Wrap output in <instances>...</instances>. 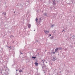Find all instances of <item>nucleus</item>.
I'll return each instance as SVG.
<instances>
[{"instance_id":"1","label":"nucleus","mask_w":75,"mask_h":75,"mask_svg":"<svg viewBox=\"0 0 75 75\" xmlns=\"http://www.w3.org/2000/svg\"><path fill=\"white\" fill-rule=\"evenodd\" d=\"M44 31L45 34H48V33H49V31H47V30H45Z\"/></svg>"},{"instance_id":"2","label":"nucleus","mask_w":75,"mask_h":75,"mask_svg":"<svg viewBox=\"0 0 75 75\" xmlns=\"http://www.w3.org/2000/svg\"><path fill=\"white\" fill-rule=\"evenodd\" d=\"M55 52H58V48H57L56 49H55Z\"/></svg>"},{"instance_id":"3","label":"nucleus","mask_w":75,"mask_h":75,"mask_svg":"<svg viewBox=\"0 0 75 75\" xmlns=\"http://www.w3.org/2000/svg\"><path fill=\"white\" fill-rule=\"evenodd\" d=\"M35 64L36 66H38V63H37L36 62L35 63Z\"/></svg>"},{"instance_id":"4","label":"nucleus","mask_w":75,"mask_h":75,"mask_svg":"<svg viewBox=\"0 0 75 75\" xmlns=\"http://www.w3.org/2000/svg\"><path fill=\"white\" fill-rule=\"evenodd\" d=\"M53 5H55V1H53Z\"/></svg>"},{"instance_id":"5","label":"nucleus","mask_w":75,"mask_h":75,"mask_svg":"<svg viewBox=\"0 0 75 75\" xmlns=\"http://www.w3.org/2000/svg\"><path fill=\"white\" fill-rule=\"evenodd\" d=\"M31 25L30 24H29L28 25V27L29 28H30V27H31Z\"/></svg>"},{"instance_id":"6","label":"nucleus","mask_w":75,"mask_h":75,"mask_svg":"<svg viewBox=\"0 0 75 75\" xmlns=\"http://www.w3.org/2000/svg\"><path fill=\"white\" fill-rule=\"evenodd\" d=\"M32 58L33 59L34 58V59H35V58H36V57H32Z\"/></svg>"},{"instance_id":"7","label":"nucleus","mask_w":75,"mask_h":75,"mask_svg":"<svg viewBox=\"0 0 75 75\" xmlns=\"http://www.w3.org/2000/svg\"><path fill=\"white\" fill-rule=\"evenodd\" d=\"M38 20V19L37 18H36L35 19V21H36L37 22V21Z\"/></svg>"},{"instance_id":"8","label":"nucleus","mask_w":75,"mask_h":75,"mask_svg":"<svg viewBox=\"0 0 75 75\" xmlns=\"http://www.w3.org/2000/svg\"><path fill=\"white\" fill-rule=\"evenodd\" d=\"M53 59H54V61H55V60H56V58H53Z\"/></svg>"},{"instance_id":"9","label":"nucleus","mask_w":75,"mask_h":75,"mask_svg":"<svg viewBox=\"0 0 75 75\" xmlns=\"http://www.w3.org/2000/svg\"><path fill=\"white\" fill-rule=\"evenodd\" d=\"M40 21H41V18H40Z\"/></svg>"},{"instance_id":"10","label":"nucleus","mask_w":75,"mask_h":75,"mask_svg":"<svg viewBox=\"0 0 75 75\" xmlns=\"http://www.w3.org/2000/svg\"><path fill=\"white\" fill-rule=\"evenodd\" d=\"M53 26H54V25H52V27H53Z\"/></svg>"},{"instance_id":"11","label":"nucleus","mask_w":75,"mask_h":75,"mask_svg":"<svg viewBox=\"0 0 75 75\" xmlns=\"http://www.w3.org/2000/svg\"><path fill=\"white\" fill-rule=\"evenodd\" d=\"M49 35H50V36H51V35L50 34Z\"/></svg>"},{"instance_id":"12","label":"nucleus","mask_w":75,"mask_h":75,"mask_svg":"<svg viewBox=\"0 0 75 75\" xmlns=\"http://www.w3.org/2000/svg\"><path fill=\"white\" fill-rule=\"evenodd\" d=\"M47 14H45V16H47Z\"/></svg>"},{"instance_id":"13","label":"nucleus","mask_w":75,"mask_h":75,"mask_svg":"<svg viewBox=\"0 0 75 75\" xmlns=\"http://www.w3.org/2000/svg\"><path fill=\"white\" fill-rule=\"evenodd\" d=\"M64 31V30H63V31H62V32H63V31Z\"/></svg>"},{"instance_id":"14","label":"nucleus","mask_w":75,"mask_h":75,"mask_svg":"<svg viewBox=\"0 0 75 75\" xmlns=\"http://www.w3.org/2000/svg\"><path fill=\"white\" fill-rule=\"evenodd\" d=\"M21 72H23V71H22V70H21Z\"/></svg>"},{"instance_id":"15","label":"nucleus","mask_w":75,"mask_h":75,"mask_svg":"<svg viewBox=\"0 0 75 75\" xmlns=\"http://www.w3.org/2000/svg\"><path fill=\"white\" fill-rule=\"evenodd\" d=\"M43 64H44V62H43Z\"/></svg>"},{"instance_id":"16","label":"nucleus","mask_w":75,"mask_h":75,"mask_svg":"<svg viewBox=\"0 0 75 75\" xmlns=\"http://www.w3.org/2000/svg\"><path fill=\"white\" fill-rule=\"evenodd\" d=\"M53 54H55V52H54Z\"/></svg>"},{"instance_id":"17","label":"nucleus","mask_w":75,"mask_h":75,"mask_svg":"<svg viewBox=\"0 0 75 75\" xmlns=\"http://www.w3.org/2000/svg\"><path fill=\"white\" fill-rule=\"evenodd\" d=\"M42 61H44V60H42Z\"/></svg>"},{"instance_id":"18","label":"nucleus","mask_w":75,"mask_h":75,"mask_svg":"<svg viewBox=\"0 0 75 75\" xmlns=\"http://www.w3.org/2000/svg\"><path fill=\"white\" fill-rule=\"evenodd\" d=\"M14 13H15V12H14Z\"/></svg>"},{"instance_id":"19","label":"nucleus","mask_w":75,"mask_h":75,"mask_svg":"<svg viewBox=\"0 0 75 75\" xmlns=\"http://www.w3.org/2000/svg\"><path fill=\"white\" fill-rule=\"evenodd\" d=\"M47 62H46V63H47Z\"/></svg>"}]
</instances>
